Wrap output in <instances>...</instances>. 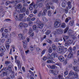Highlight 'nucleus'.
<instances>
[{"label": "nucleus", "instance_id": "nucleus-1", "mask_svg": "<svg viewBox=\"0 0 79 79\" xmlns=\"http://www.w3.org/2000/svg\"><path fill=\"white\" fill-rule=\"evenodd\" d=\"M67 50L68 48L61 46H58L57 50V52L59 53H65Z\"/></svg>", "mask_w": 79, "mask_h": 79}, {"label": "nucleus", "instance_id": "nucleus-2", "mask_svg": "<svg viewBox=\"0 0 79 79\" xmlns=\"http://www.w3.org/2000/svg\"><path fill=\"white\" fill-rule=\"evenodd\" d=\"M57 55V53L56 52H53L51 55L48 53L46 56L47 60H53V58H55L56 55Z\"/></svg>", "mask_w": 79, "mask_h": 79}, {"label": "nucleus", "instance_id": "nucleus-3", "mask_svg": "<svg viewBox=\"0 0 79 79\" xmlns=\"http://www.w3.org/2000/svg\"><path fill=\"white\" fill-rule=\"evenodd\" d=\"M61 26V20L59 19H57L54 22V26L56 28H58Z\"/></svg>", "mask_w": 79, "mask_h": 79}, {"label": "nucleus", "instance_id": "nucleus-4", "mask_svg": "<svg viewBox=\"0 0 79 79\" xmlns=\"http://www.w3.org/2000/svg\"><path fill=\"white\" fill-rule=\"evenodd\" d=\"M56 32L55 31H53V34L55 35H56V34H62L63 32V30L62 29H57Z\"/></svg>", "mask_w": 79, "mask_h": 79}, {"label": "nucleus", "instance_id": "nucleus-5", "mask_svg": "<svg viewBox=\"0 0 79 79\" xmlns=\"http://www.w3.org/2000/svg\"><path fill=\"white\" fill-rule=\"evenodd\" d=\"M19 27L20 29H22V27H25V28H26V27H28V24L21 22L20 23Z\"/></svg>", "mask_w": 79, "mask_h": 79}, {"label": "nucleus", "instance_id": "nucleus-6", "mask_svg": "<svg viewBox=\"0 0 79 79\" xmlns=\"http://www.w3.org/2000/svg\"><path fill=\"white\" fill-rule=\"evenodd\" d=\"M11 42V40L10 39H8V41L6 42V47L7 50H8L9 48H10V45H9V44H10Z\"/></svg>", "mask_w": 79, "mask_h": 79}, {"label": "nucleus", "instance_id": "nucleus-7", "mask_svg": "<svg viewBox=\"0 0 79 79\" xmlns=\"http://www.w3.org/2000/svg\"><path fill=\"white\" fill-rule=\"evenodd\" d=\"M49 73L51 74H53L54 75H57L58 74L59 71H58V70H56L54 71L53 70H50Z\"/></svg>", "mask_w": 79, "mask_h": 79}, {"label": "nucleus", "instance_id": "nucleus-8", "mask_svg": "<svg viewBox=\"0 0 79 79\" xmlns=\"http://www.w3.org/2000/svg\"><path fill=\"white\" fill-rule=\"evenodd\" d=\"M47 66L49 69H55V68L57 69L58 67L56 66V65L53 64L52 65H48Z\"/></svg>", "mask_w": 79, "mask_h": 79}, {"label": "nucleus", "instance_id": "nucleus-9", "mask_svg": "<svg viewBox=\"0 0 79 79\" xmlns=\"http://www.w3.org/2000/svg\"><path fill=\"white\" fill-rule=\"evenodd\" d=\"M53 5V2H49L48 3L46 4V6L47 10H50L51 6L50 5Z\"/></svg>", "mask_w": 79, "mask_h": 79}, {"label": "nucleus", "instance_id": "nucleus-10", "mask_svg": "<svg viewBox=\"0 0 79 79\" xmlns=\"http://www.w3.org/2000/svg\"><path fill=\"white\" fill-rule=\"evenodd\" d=\"M23 47L24 48H27V42L26 40H23Z\"/></svg>", "mask_w": 79, "mask_h": 79}, {"label": "nucleus", "instance_id": "nucleus-11", "mask_svg": "<svg viewBox=\"0 0 79 79\" xmlns=\"http://www.w3.org/2000/svg\"><path fill=\"white\" fill-rule=\"evenodd\" d=\"M0 51L2 52H3V53H4L6 51L5 47L3 46H0Z\"/></svg>", "mask_w": 79, "mask_h": 79}, {"label": "nucleus", "instance_id": "nucleus-12", "mask_svg": "<svg viewBox=\"0 0 79 79\" xmlns=\"http://www.w3.org/2000/svg\"><path fill=\"white\" fill-rule=\"evenodd\" d=\"M15 63H16V64H18V68L19 69H21V65L20 64V61L19 60H16L15 61Z\"/></svg>", "mask_w": 79, "mask_h": 79}, {"label": "nucleus", "instance_id": "nucleus-13", "mask_svg": "<svg viewBox=\"0 0 79 79\" xmlns=\"http://www.w3.org/2000/svg\"><path fill=\"white\" fill-rule=\"evenodd\" d=\"M18 15L16 14V13H14V17L16 21H19L20 19H19V18L18 17Z\"/></svg>", "mask_w": 79, "mask_h": 79}, {"label": "nucleus", "instance_id": "nucleus-14", "mask_svg": "<svg viewBox=\"0 0 79 79\" xmlns=\"http://www.w3.org/2000/svg\"><path fill=\"white\" fill-rule=\"evenodd\" d=\"M58 59L61 62H63L64 61V57L62 56H59Z\"/></svg>", "mask_w": 79, "mask_h": 79}, {"label": "nucleus", "instance_id": "nucleus-15", "mask_svg": "<svg viewBox=\"0 0 79 79\" xmlns=\"http://www.w3.org/2000/svg\"><path fill=\"white\" fill-rule=\"evenodd\" d=\"M73 52H70L67 56V58H71L73 56Z\"/></svg>", "mask_w": 79, "mask_h": 79}, {"label": "nucleus", "instance_id": "nucleus-16", "mask_svg": "<svg viewBox=\"0 0 79 79\" xmlns=\"http://www.w3.org/2000/svg\"><path fill=\"white\" fill-rule=\"evenodd\" d=\"M54 12V11H53V10H48V15L49 16H51Z\"/></svg>", "mask_w": 79, "mask_h": 79}, {"label": "nucleus", "instance_id": "nucleus-17", "mask_svg": "<svg viewBox=\"0 0 79 79\" xmlns=\"http://www.w3.org/2000/svg\"><path fill=\"white\" fill-rule=\"evenodd\" d=\"M33 5H34V2H32L31 4H30L29 5V10H33V7L32 6H33Z\"/></svg>", "mask_w": 79, "mask_h": 79}, {"label": "nucleus", "instance_id": "nucleus-18", "mask_svg": "<svg viewBox=\"0 0 79 79\" xmlns=\"http://www.w3.org/2000/svg\"><path fill=\"white\" fill-rule=\"evenodd\" d=\"M10 73H12V74L10 75V77L12 78H14L15 77V74H14V72L12 70H10Z\"/></svg>", "mask_w": 79, "mask_h": 79}, {"label": "nucleus", "instance_id": "nucleus-19", "mask_svg": "<svg viewBox=\"0 0 79 79\" xmlns=\"http://www.w3.org/2000/svg\"><path fill=\"white\" fill-rule=\"evenodd\" d=\"M2 35L3 37H5V38H7V37H8V34L7 33H2Z\"/></svg>", "mask_w": 79, "mask_h": 79}, {"label": "nucleus", "instance_id": "nucleus-20", "mask_svg": "<svg viewBox=\"0 0 79 79\" xmlns=\"http://www.w3.org/2000/svg\"><path fill=\"white\" fill-rule=\"evenodd\" d=\"M5 41V38L3 37H2L1 39L0 40V45H1V43H4Z\"/></svg>", "mask_w": 79, "mask_h": 79}, {"label": "nucleus", "instance_id": "nucleus-21", "mask_svg": "<svg viewBox=\"0 0 79 79\" xmlns=\"http://www.w3.org/2000/svg\"><path fill=\"white\" fill-rule=\"evenodd\" d=\"M65 79H75V78L73 76H68L65 77Z\"/></svg>", "mask_w": 79, "mask_h": 79}, {"label": "nucleus", "instance_id": "nucleus-22", "mask_svg": "<svg viewBox=\"0 0 79 79\" xmlns=\"http://www.w3.org/2000/svg\"><path fill=\"white\" fill-rule=\"evenodd\" d=\"M52 48L53 50L54 51H55L56 49L57 48V47H56V46L55 45L53 44L52 45Z\"/></svg>", "mask_w": 79, "mask_h": 79}, {"label": "nucleus", "instance_id": "nucleus-23", "mask_svg": "<svg viewBox=\"0 0 79 79\" xmlns=\"http://www.w3.org/2000/svg\"><path fill=\"white\" fill-rule=\"evenodd\" d=\"M69 24L71 26H73L74 25V22L73 20H71L69 22Z\"/></svg>", "mask_w": 79, "mask_h": 79}, {"label": "nucleus", "instance_id": "nucleus-24", "mask_svg": "<svg viewBox=\"0 0 79 79\" xmlns=\"http://www.w3.org/2000/svg\"><path fill=\"white\" fill-rule=\"evenodd\" d=\"M26 16V14L25 13H23V14H20L19 16L20 18H19V19H23V18L24 16Z\"/></svg>", "mask_w": 79, "mask_h": 79}, {"label": "nucleus", "instance_id": "nucleus-25", "mask_svg": "<svg viewBox=\"0 0 79 79\" xmlns=\"http://www.w3.org/2000/svg\"><path fill=\"white\" fill-rule=\"evenodd\" d=\"M26 9L24 7H23L22 8L20 9V12L21 13H23V12H26Z\"/></svg>", "mask_w": 79, "mask_h": 79}, {"label": "nucleus", "instance_id": "nucleus-26", "mask_svg": "<svg viewBox=\"0 0 79 79\" xmlns=\"http://www.w3.org/2000/svg\"><path fill=\"white\" fill-rule=\"evenodd\" d=\"M67 4L69 9H71V8H72V5L71 4V2H70V1H68L67 2Z\"/></svg>", "mask_w": 79, "mask_h": 79}, {"label": "nucleus", "instance_id": "nucleus-27", "mask_svg": "<svg viewBox=\"0 0 79 79\" xmlns=\"http://www.w3.org/2000/svg\"><path fill=\"white\" fill-rule=\"evenodd\" d=\"M76 66H74L73 67V69L74 71H77L78 70V68L77 65H76Z\"/></svg>", "mask_w": 79, "mask_h": 79}, {"label": "nucleus", "instance_id": "nucleus-28", "mask_svg": "<svg viewBox=\"0 0 79 79\" xmlns=\"http://www.w3.org/2000/svg\"><path fill=\"white\" fill-rule=\"evenodd\" d=\"M43 26L44 25L42 24H38L37 26V27L38 28H40V29H42Z\"/></svg>", "mask_w": 79, "mask_h": 79}, {"label": "nucleus", "instance_id": "nucleus-29", "mask_svg": "<svg viewBox=\"0 0 79 79\" xmlns=\"http://www.w3.org/2000/svg\"><path fill=\"white\" fill-rule=\"evenodd\" d=\"M68 38H69V36H64V37H63L64 42H66V40H67Z\"/></svg>", "mask_w": 79, "mask_h": 79}, {"label": "nucleus", "instance_id": "nucleus-30", "mask_svg": "<svg viewBox=\"0 0 79 79\" xmlns=\"http://www.w3.org/2000/svg\"><path fill=\"white\" fill-rule=\"evenodd\" d=\"M23 35L21 34H20L18 35L19 37L20 38L22 39V40H23V39H24L25 38L24 37H23Z\"/></svg>", "mask_w": 79, "mask_h": 79}, {"label": "nucleus", "instance_id": "nucleus-31", "mask_svg": "<svg viewBox=\"0 0 79 79\" xmlns=\"http://www.w3.org/2000/svg\"><path fill=\"white\" fill-rule=\"evenodd\" d=\"M7 74L8 73H7V72H3L2 73H1V76H2V75H3V76H6Z\"/></svg>", "mask_w": 79, "mask_h": 79}, {"label": "nucleus", "instance_id": "nucleus-32", "mask_svg": "<svg viewBox=\"0 0 79 79\" xmlns=\"http://www.w3.org/2000/svg\"><path fill=\"white\" fill-rule=\"evenodd\" d=\"M22 8V5L21 4L19 3L17 5V8L18 9H21Z\"/></svg>", "mask_w": 79, "mask_h": 79}, {"label": "nucleus", "instance_id": "nucleus-33", "mask_svg": "<svg viewBox=\"0 0 79 79\" xmlns=\"http://www.w3.org/2000/svg\"><path fill=\"white\" fill-rule=\"evenodd\" d=\"M42 19L43 21H44V22H47L48 20V19H47V18H46L45 17H42Z\"/></svg>", "mask_w": 79, "mask_h": 79}, {"label": "nucleus", "instance_id": "nucleus-34", "mask_svg": "<svg viewBox=\"0 0 79 79\" xmlns=\"http://www.w3.org/2000/svg\"><path fill=\"white\" fill-rule=\"evenodd\" d=\"M33 6L34 8L37 9L38 7V5L36 4H34L33 5Z\"/></svg>", "mask_w": 79, "mask_h": 79}, {"label": "nucleus", "instance_id": "nucleus-35", "mask_svg": "<svg viewBox=\"0 0 79 79\" xmlns=\"http://www.w3.org/2000/svg\"><path fill=\"white\" fill-rule=\"evenodd\" d=\"M51 32V31L49 30H47L46 32H45V34L46 35H48V34H50Z\"/></svg>", "mask_w": 79, "mask_h": 79}, {"label": "nucleus", "instance_id": "nucleus-36", "mask_svg": "<svg viewBox=\"0 0 79 79\" xmlns=\"http://www.w3.org/2000/svg\"><path fill=\"white\" fill-rule=\"evenodd\" d=\"M66 23H62L61 25V27L62 28H65L66 27Z\"/></svg>", "mask_w": 79, "mask_h": 79}, {"label": "nucleus", "instance_id": "nucleus-37", "mask_svg": "<svg viewBox=\"0 0 79 79\" xmlns=\"http://www.w3.org/2000/svg\"><path fill=\"white\" fill-rule=\"evenodd\" d=\"M45 52H46V50L45 49L44 50L41 52V56H42L45 53Z\"/></svg>", "mask_w": 79, "mask_h": 79}, {"label": "nucleus", "instance_id": "nucleus-38", "mask_svg": "<svg viewBox=\"0 0 79 79\" xmlns=\"http://www.w3.org/2000/svg\"><path fill=\"white\" fill-rule=\"evenodd\" d=\"M74 72H73V71H70V73L69 74V76H73V75H74Z\"/></svg>", "mask_w": 79, "mask_h": 79}, {"label": "nucleus", "instance_id": "nucleus-39", "mask_svg": "<svg viewBox=\"0 0 79 79\" xmlns=\"http://www.w3.org/2000/svg\"><path fill=\"white\" fill-rule=\"evenodd\" d=\"M68 51L70 52H72V51H73V48H72V47H69V49H68Z\"/></svg>", "mask_w": 79, "mask_h": 79}, {"label": "nucleus", "instance_id": "nucleus-40", "mask_svg": "<svg viewBox=\"0 0 79 79\" xmlns=\"http://www.w3.org/2000/svg\"><path fill=\"white\" fill-rule=\"evenodd\" d=\"M28 25L29 26H32L33 25V23L32 21H30L28 23Z\"/></svg>", "mask_w": 79, "mask_h": 79}, {"label": "nucleus", "instance_id": "nucleus-41", "mask_svg": "<svg viewBox=\"0 0 79 79\" xmlns=\"http://www.w3.org/2000/svg\"><path fill=\"white\" fill-rule=\"evenodd\" d=\"M47 63H53V61L52 60H48L47 61Z\"/></svg>", "mask_w": 79, "mask_h": 79}, {"label": "nucleus", "instance_id": "nucleus-42", "mask_svg": "<svg viewBox=\"0 0 79 79\" xmlns=\"http://www.w3.org/2000/svg\"><path fill=\"white\" fill-rule=\"evenodd\" d=\"M52 48L50 47L48 49L49 53H52Z\"/></svg>", "mask_w": 79, "mask_h": 79}, {"label": "nucleus", "instance_id": "nucleus-43", "mask_svg": "<svg viewBox=\"0 0 79 79\" xmlns=\"http://www.w3.org/2000/svg\"><path fill=\"white\" fill-rule=\"evenodd\" d=\"M19 1H13V2H11V3H15L16 4H17V3H19Z\"/></svg>", "mask_w": 79, "mask_h": 79}, {"label": "nucleus", "instance_id": "nucleus-44", "mask_svg": "<svg viewBox=\"0 0 79 79\" xmlns=\"http://www.w3.org/2000/svg\"><path fill=\"white\" fill-rule=\"evenodd\" d=\"M61 6L62 7L64 8L66 6V4L64 2H63L61 4Z\"/></svg>", "mask_w": 79, "mask_h": 79}, {"label": "nucleus", "instance_id": "nucleus-45", "mask_svg": "<svg viewBox=\"0 0 79 79\" xmlns=\"http://www.w3.org/2000/svg\"><path fill=\"white\" fill-rule=\"evenodd\" d=\"M73 75L74 76V77L75 78H77H77H78V74L77 73H74V74Z\"/></svg>", "mask_w": 79, "mask_h": 79}, {"label": "nucleus", "instance_id": "nucleus-46", "mask_svg": "<svg viewBox=\"0 0 79 79\" xmlns=\"http://www.w3.org/2000/svg\"><path fill=\"white\" fill-rule=\"evenodd\" d=\"M10 3V2L9 1H7L6 3H5V5L6 6H8L9 4Z\"/></svg>", "mask_w": 79, "mask_h": 79}, {"label": "nucleus", "instance_id": "nucleus-47", "mask_svg": "<svg viewBox=\"0 0 79 79\" xmlns=\"http://www.w3.org/2000/svg\"><path fill=\"white\" fill-rule=\"evenodd\" d=\"M33 30H36L37 29V25H34L33 26Z\"/></svg>", "mask_w": 79, "mask_h": 79}, {"label": "nucleus", "instance_id": "nucleus-48", "mask_svg": "<svg viewBox=\"0 0 79 79\" xmlns=\"http://www.w3.org/2000/svg\"><path fill=\"white\" fill-rule=\"evenodd\" d=\"M47 42L49 43V44H52V41H51L48 39L47 40Z\"/></svg>", "mask_w": 79, "mask_h": 79}, {"label": "nucleus", "instance_id": "nucleus-49", "mask_svg": "<svg viewBox=\"0 0 79 79\" xmlns=\"http://www.w3.org/2000/svg\"><path fill=\"white\" fill-rule=\"evenodd\" d=\"M68 7L67 6L65 7V13H68Z\"/></svg>", "mask_w": 79, "mask_h": 79}, {"label": "nucleus", "instance_id": "nucleus-50", "mask_svg": "<svg viewBox=\"0 0 79 79\" xmlns=\"http://www.w3.org/2000/svg\"><path fill=\"white\" fill-rule=\"evenodd\" d=\"M29 72L30 73V74H31V75L33 76H34V73L33 72H32L31 70H29Z\"/></svg>", "mask_w": 79, "mask_h": 79}, {"label": "nucleus", "instance_id": "nucleus-51", "mask_svg": "<svg viewBox=\"0 0 79 79\" xmlns=\"http://www.w3.org/2000/svg\"><path fill=\"white\" fill-rule=\"evenodd\" d=\"M43 6V4L42 3H39L38 4V6H39V7H40V8L41 7H42Z\"/></svg>", "mask_w": 79, "mask_h": 79}, {"label": "nucleus", "instance_id": "nucleus-52", "mask_svg": "<svg viewBox=\"0 0 79 79\" xmlns=\"http://www.w3.org/2000/svg\"><path fill=\"white\" fill-rule=\"evenodd\" d=\"M73 61H74V65H75V64H76V63H77V60L76 59H74Z\"/></svg>", "mask_w": 79, "mask_h": 79}, {"label": "nucleus", "instance_id": "nucleus-53", "mask_svg": "<svg viewBox=\"0 0 79 79\" xmlns=\"http://www.w3.org/2000/svg\"><path fill=\"white\" fill-rule=\"evenodd\" d=\"M32 32V29L31 28H30L28 32V34H31V33Z\"/></svg>", "mask_w": 79, "mask_h": 79}, {"label": "nucleus", "instance_id": "nucleus-54", "mask_svg": "<svg viewBox=\"0 0 79 79\" xmlns=\"http://www.w3.org/2000/svg\"><path fill=\"white\" fill-rule=\"evenodd\" d=\"M3 10V6H0V13H1V12H2Z\"/></svg>", "mask_w": 79, "mask_h": 79}, {"label": "nucleus", "instance_id": "nucleus-55", "mask_svg": "<svg viewBox=\"0 0 79 79\" xmlns=\"http://www.w3.org/2000/svg\"><path fill=\"white\" fill-rule=\"evenodd\" d=\"M5 64H10V63H11V62H10V61H5Z\"/></svg>", "mask_w": 79, "mask_h": 79}, {"label": "nucleus", "instance_id": "nucleus-56", "mask_svg": "<svg viewBox=\"0 0 79 79\" xmlns=\"http://www.w3.org/2000/svg\"><path fill=\"white\" fill-rule=\"evenodd\" d=\"M68 29H69V27H67L65 29V30L64 31V33H66L68 31Z\"/></svg>", "mask_w": 79, "mask_h": 79}, {"label": "nucleus", "instance_id": "nucleus-57", "mask_svg": "<svg viewBox=\"0 0 79 79\" xmlns=\"http://www.w3.org/2000/svg\"><path fill=\"white\" fill-rule=\"evenodd\" d=\"M47 9H44L43 11V13L44 14V15H45L46 14V13H47Z\"/></svg>", "mask_w": 79, "mask_h": 79}, {"label": "nucleus", "instance_id": "nucleus-58", "mask_svg": "<svg viewBox=\"0 0 79 79\" xmlns=\"http://www.w3.org/2000/svg\"><path fill=\"white\" fill-rule=\"evenodd\" d=\"M43 60H44V61H46V60H47V56H44L43 58Z\"/></svg>", "mask_w": 79, "mask_h": 79}, {"label": "nucleus", "instance_id": "nucleus-59", "mask_svg": "<svg viewBox=\"0 0 79 79\" xmlns=\"http://www.w3.org/2000/svg\"><path fill=\"white\" fill-rule=\"evenodd\" d=\"M73 42V41L72 40L70 39L69 40L68 42L69 44H72Z\"/></svg>", "mask_w": 79, "mask_h": 79}, {"label": "nucleus", "instance_id": "nucleus-60", "mask_svg": "<svg viewBox=\"0 0 79 79\" xmlns=\"http://www.w3.org/2000/svg\"><path fill=\"white\" fill-rule=\"evenodd\" d=\"M4 70L6 72H8V71H9V69H8V68H5L4 69Z\"/></svg>", "mask_w": 79, "mask_h": 79}, {"label": "nucleus", "instance_id": "nucleus-61", "mask_svg": "<svg viewBox=\"0 0 79 79\" xmlns=\"http://www.w3.org/2000/svg\"><path fill=\"white\" fill-rule=\"evenodd\" d=\"M36 50L37 52H39L40 50H41V49L39 47L36 48Z\"/></svg>", "mask_w": 79, "mask_h": 79}, {"label": "nucleus", "instance_id": "nucleus-62", "mask_svg": "<svg viewBox=\"0 0 79 79\" xmlns=\"http://www.w3.org/2000/svg\"><path fill=\"white\" fill-rule=\"evenodd\" d=\"M42 11H40L38 14V16H42Z\"/></svg>", "mask_w": 79, "mask_h": 79}, {"label": "nucleus", "instance_id": "nucleus-63", "mask_svg": "<svg viewBox=\"0 0 79 79\" xmlns=\"http://www.w3.org/2000/svg\"><path fill=\"white\" fill-rule=\"evenodd\" d=\"M27 22H30L31 21V18H30L29 17H27Z\"/></svg>", "mask_w": 79, "mask_h": 79}, {"label": "nucleus", "instance_id": "nucleus-64", "mask_svg": "<svg viewBox=\"0 0 79 79\" xmlns=\"http://www.w3.org/2000/svg\"><path fill=\"white\" fill-rule=\"evenodd\" d=\"M65 22L66 23H68L69 22V19L68 18H66L65 20Z\"/></svg>", "mask_w": 79, "mask_h": 79}]
</instances>
